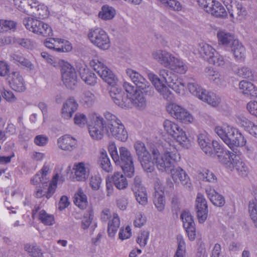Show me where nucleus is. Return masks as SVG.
Returning a JSON list of instances; mask_svg holds the SVG:
<instances>
[{"mask_svg": "<svg viewBox=\"0 0 257 257\" xmlns=\"http://www.w3.org/2000/svg\"><path fill=\"white\" fill-rule=\"evenodd\" d=\"M90 64L105 82L111 85L109 94L113 102L122 108L128 107L130 100L127 96L124 91L116 85L117 78L112 71L104 64L102 59L95 58L90 61Z\"/></svg>", "mask_w": 257, "mask_h": 257, "instance_id": "obj_1", "label": "nucleus"}, {"mask_svg": "<svg viewBox=\"0 0 257 257\" xmlns=\"http://www.w3.org/2000/svg\"><path fill=\"white\" fill-rule=\"evenodd\" d=\"M162 147L164 153L161 154L158 150L152 151V162L161 172H169L173 169L175 163L180 159L179 155L174 145L171 142H166L163 143Z\"/></svg>", "mask_w": 257, "mask_h": 257, "instance_id": "obj_2", "label": "nucleus"}, {"mask_svg": "<svg viewBox=\"0 0 257 257\" xmlns=\"http://www.w3.org/2000/svg\"><path fill=\"white\" fill-rule=\"evenodd\" d=\"M214 131L231 150V153L240 152L238 148L244 146L246 143L244 137L237 129L232 126H216Z\"/></svg>", "mask_w": 257, "mask_h": 257, "instance_id": "obj_3", "label": "nucleus"}, {"mask_svg": "<svg viewBox=\"0 0 257 257\" xmlns=\"http://www.w3.org/2000/svg\"><path fill=\"white\" fill-rule=\"evenodd\" d=\"M14 5L21 12L31 16L34 19H43L49 15L46 6L38 0H13Z\"/></svg>", "mask_w": 257, "mask_h": 257, "instance_id": "obj_4", "label": "nucleus"}, {"mask_svg": "<svg viewBox=\"0 0 257 257\" xmlns=\"http://www.w3.org/2000/svg\"><path fill=\"white\" fill-rule=\"evenodd\" d=\"M104 115L108 122L106 126L107 133H110L118 140L121 142L126 141L128 135L121 121L115 115L108 111L104 112Z\"/></svg>", "mask_w": 257, "mask_h": 257, "instance_id": "obj_5", "label": "nucleus"}, {"mask_svg": "<svg viewBox=\"0 0 257 257\" xmlns=\"http://www.w3.org/2000/svg\"><path fill=\"white\" fill-rule=\"evenodd\" d=\"M23 23L29 31L43 37H50L53 35L51 27L43 21L29 17H25Z\"/></svg>", "mask_w": 257, "mask_h": 257, "instance_id": "obj_6", "label": "nucleus"}, {"mask_svg": "<svg viewBox=\"0 0 257 257\" xmlns=\"http://www.w3.org/2000/svg\"><path fill=\"white\" fill-rule=\"evenodd\" d=\"M120 165L124 174L128 177H132L134 175L135 167L133 156L131 152L125 147L119 148L118 160L114 162Z\"/></svg>", "mask_w": 257, "mask_h": 257, "instance_id": "obj_7", "label": "nucleus"}, {"mask_svg": "<svg viewBox=\"0 0 257 257\" xmlns=\"http://www.w3.org/2000/svg\"><path fill=\"white\" fill-rule=\"evenodd\" d=\"M165 131L168 134L173 137L181 146L187 147L189 139L186 133L178 124L169 120H165L163 123Z\"/></svg>", "mask_w": 257, "mask_h": 257, "instance_id": "obj_8", "label": "nucleus"}, {"mask_svg": "<svg viewBox=\"0 0 257 257\" xmlns=\"http://www.w3.org/2000/svg\"><path fill=\"white\" fill-rule=\"evenodd\" d=\"M227 153V157L222 161V164L229 169H235L239 175L246 176L249 172V169L245 163L241 159V153L232 154L228 152Z\"/></svg>", "mask_w": 257, "mask_h": 257, "instance_id": "obj_9", "label": "nucleus"}, {"mask_svg": "<svg viewBox=\"0 0 257 257\" xmlns=\"http://www.w3.org/2000/svg\"><path fill=\"white\" fill-rule=\"evenodd\" d=\"M134 148L144 170L148 173L152 172L154 171L153 163L152 162V154L147 151L145 144L137 141L134 144Z\"/></svg>", "mask_w": 257, "mask_h": 257, "instance_id": "obj_10", "label": "nucleus"}, {"mask_svg": "<svg viewBox=\"0 0 257 257\" xmlns=\"http://www.w3.org/2000/svg\"><path fill=\"white\" fill-rule=\"evenodd\" d=\"M59 65L61 68L62 80L64 84L68 88L73 89L77 82V75L74 68L63 60H59Z\"/></svg>", "mask_w": 257, "mask_h": 257, "instance_id": "obj_11", "label": "nucleus"}, {"mask_svg": "<svg viewBox=\"0 0 257 257\" xmlns=\"http://www.w3.org/2000/svg\"><path fill=\"white\" fill-rule=\"evenodd\" d=\"M90 41L102 50H107L110 47V40L106 33L102 29H91L88 34Z\"/></svg>", "mask_w": 257, "mask_h": 257, "instance_id": "obj_12", "label": "nucleus"}, {"mask_svg": "<svg viewBox=\"0 0 257 257\" xmlns=\"http://www.w3.org/2000/svg\"><path fill=\"white\" fill-rule=\"evenodd\" d=\"M199 6L204 11L216 18H225L227 13L224 7L215 0H197Z\"/></svg>", "mask_w": 257, "mask_h": 257, "instance_id": "obj_13", "label": "nucleus"}, {"mask_svg": "<svg viewBox=\"0 0 257 257\" xmlns=\"http://www.w3.org/2000/svg\"><path fill=\"white\" fill-rule=\"evenodd\" d=\"M89 118L91 121L88 126L90 136L95 140L101 139L104 135L103 118L95 113H90Z\"/></svg>", "mask_w": 257, "mask_h": 257, "instance_id": "obj_14", "label": "nucleus"}, {"mask_svg": "<svg viewBox=\"0 0 257 257\" xmlns=\"http://www.w3.org/2000/svg\"><path fill=\"white\" fill-rule=\"evenodd\" d=\"M159 75L163 81L176 93H180L184 90L185 84L179 80L177 76L171 71L162 69L160 70Z\"/></svg>", "mask_w": 257, "mask_h": 257, "instance_id": "obj_15", "label": "nucleus"}, {"mask_svg": "<svg viewBox=\"0 0 257 257\" xmlns=\"http://www.w3.org/2000/svg\"><path fill=\"white\" fill-rule=\"evenodd\" d=\"M148 77L152 82L157 92L163 98L168 101L173 99V94L168 87L163 83L159 77L153 73L148 74Z\"/></svg>", "mask_w": 257, "mask_h": 257, "instance_id": "obj_16", "label": "nucleus"}, {"mask_svg": "<svg viewBox=\"0 0 257 257\" xmlns=\"http://www.w3.org/2000/svg\"><path fill=\"white\" fill-rule=\"evenodd\" d=\"M168 112L174 118L183 123L191 122L193 118L191 114L181 106L175 103L169 104L167 106Z\"/></svg>", "mask_w": 257, "mask_h": 257, "instance_id": "obj_17", "label": "nucleus"}, {"mask_svg": "<svg viewBox=\"0 0 257 257\" xmlns=\"http://www.w3.org/2000/svg\"><path fill=\"white\" fill-rule=\"evenodd\" d=\"M6 80L10 87L14 91L22 92L26 90L25 82L20 73L18 71H13L9 74Z\"/></svg>", "mask_w": 257, "mask_h": 257, "instance_id": "obj_18", "label": "nucleus"}, {"mask_svg": "<svg viewBox=\"0 0 257 257\" xmlns=\"http://www.w3.org/2000/svg\"><path fill=\"white\" fill-rule=\"evenodd\" d=\"M44 45L47 48L57 52H68L72 48L68 41L58 38H49L46 40Z\"/></svg>", "mask_w": 257, "mask_h": 257, "instance_id": "obj_19", "label": "nucleus"}, {"mask_svg": "<svg viewBox=\"0 0 257 257\" xmlns=\"http://www.w3.org/2000/svg\"><path fill=\"white\" fill-rule=\"evenodd\" d=\"M197 216L199 223H203L206 219L208 214L207 201L203 195L198 193L196 199Z\"/></svg>", "mask_w": 257, "mask_h": 257, "instance_id": "obj_20", "label": "nucleus"}, {"mask_svg": "<svg viewBox=\"0 0 257 257\" xmlns=\"http://www.w3.org/2000/svg\"><path fill=\"white\" fill-rule=\"evenodd\" d=\"M172 178L176 184H181L185 188L190 189L191 183L187 173L181 168L177 167L172 169L171 171Z\"/></svg>", "mask_w": 257, "mask_h": 257, "instance_id": "obj_21", "label": "nucleus"}, {"mask_svg": "<svg viewBox=\"0 0 257 257\" xmlns=\"http://www.w3.org/2000/svg\"><path fill=\"white\" fill-rule=\"evenodd\" d=\"M181 218L189 239L194 240L196 237V230L192 215L188 211H184L181 215Z\"/></svg>", "mask_w": 257, "mask_h": 257, "instance_id": "obj_22", "label": "nucleus"}, {"mask_svg": "<svg viewBox=\"0 0 257 257\" xmlns=\"http://www.w3.org/2000/svg\"><path fill=\"white\" fill-rule=\"evenodd\" d=\"M126 73L127 76L138 87L142 90H145L149 87V83L139 72L132 69L127 68L126 70Z\"/></svg>", "mask_w": 257, "mask_h": 257, "instance_id": "obj_23", "label": "nucleus"}, {"mask_svg": "<svg viewBox=\"0 0 257 257\" xmlns=\"http://www.w3.org/2000/svg\"><path fill=\"white\" fill-rule=\"evenodd\" d=\"M89 165L84 162H79L74 165L75 178L77 181H85L89 174Z\"/></svg>", "mask_w": 257, "mask_h": 257, "instance_id": "obj_24", "label": "nucleus"}, {"mask_svg": "<svg viewBox=\"0 0 257 257\" xmlns=\"http://www.w3.org/2000/svg\"><path fill=\"white\" fill-rule=\"evenodd\" d=\"M153 58L165 67L170 64L173 54L166 50L159 49L154 51L152 53Z\"/></svg>", "mask_w": 257, "mask_h": 257, "instance_id": "obj_25", "label": "nucleus"}, {"mask_svg": "<svg viewBox=\"0 0 257 257\" xmlns=\"http://www.w3.org/2000/svg\"><path fill=\"white\" fill-rule=\"evenodd\" d=\"M78 103L73 98H70L64 103L62 108V116L69 119L72 117L73 113L77 110Z\"/></svg>", "mask_w": 257, "mask_h": 257, "instance_id": "obj_26", "label": "nucleus"}, {"mask_svg": "<svg viewBox=\"0 0 257 257\" xmlns=\"http://www.w3.org/2000/svg\"><path fill=\"white\" fill-rule=\"evenodd\" d=\"M77 143V140L75 138L68 135L62 136L57 140L59 148L64 151L73 150L75 148Z\"/></svg>", "mask_w": 257, "mask_h": 257, "instance_id": "obj_27", "label": "nucleus"}, {"mask_svg": "<svg viewBox=\"0 0 257 257\" xmlns=\"http://www.w3.org/2000/svg\"><path fill=\"white\" fill-rule=\"evenodd\" d=\"M197 142L202 150L207 155H211L212 154L211 141L208 138L207 133L204 131L198 134Z\"/></svg>", "mask_w": 257, "mask_h": 257, "instance_id": "obj_28", "label": "nucleus"}, {"mask_svg": "<svg viewBox=\"0 0 257 257\" xmlns=\"http://www.w3.org/2000/svg\"><path fill=\"white\" fill-rule=\"evenodd\" d=\"M205 191L208 198L212 204L217 207H222L225 203L224 197L215 191L214 188L211 187H207Z\"/></svg>", "mask_w": 257, "mask_h": 257, "instance_id": "obj_29", "label": "nucleus"}, {"mask_svg": "<svg viewBox=\"0 0 257 257\" xmlns=\"http://www.w3.org/2000/svg\"><path fill=\"white\" fill-rule=\"evenodd\" d=\"M231 47L234 57L237 61L243 62L246 56V50L241 43L238 40L233 42Z\"/></svg>", "mask_w": 257, "mask_h": 257, "instance_id": "obj_30", "label": "nucleus"}, {"mask_svg": "<svg viewBox=\"0 0 257 257\" xmlns=\"http://www.w3.org/2000/svg\"><path fill=\"white\" fill-rule=\"evenodd\" d=\"M206 77L217 85H221L224 82V79L220 73L211 67H206L204 70Z\"/></svg>", "mask_w": 257, "mask_h": 257, "instance_id": "obj_31", "label": "nucleus"}, {"mask_svg": "<svg viewBox=\"0 0 257 257\" xmlns=\"http://www.w3.org/2000/svg\"><path fill=\"white\" fill-rule=\"evenodd\" d=\"M198 51L201 56L209 63L216 52V50L212 46L205 43L199 44Z\"/></svg>", "mask_w": 257, "mask_h": 257, "instance_id": "obj_32", "label": "nucleus"}, {"mask_svg": "<svg viewBox=\"0 0 257 257\" xmlns=\"http://www.w3.org/2000/svg\"><path fill=\"white\" fill-rule=\"evenodd\" d=\"M239 87L241 92L246 96L257 97V88L252 83L242 80L239 83Z\"/></svg>", "mask_w": 257, "mask_h": 257, "instance_id": "obj_33", "label": "nucleus"}, {"mask_svg": "<svg viewBox=\"0 0 257 257\" xmlns=\"http://www.w3.org/2000/svg\"><path fill=\"white\" fill-rule=\"evenodd\" d=\"M167 68L179 74H184L188 70V67L185 63L174 55L170 61V64Z\"/></svg>", "mask_w": 257, "mask_h": 257, "instance_id": "obj_34", "label": "nucleus"}, {"mask_svg": "<svg viewBox=\"0 0 257 257\" xmlns=\"http://www.w3.org/2000/svg\"><path fill=\"white\" fill-rule=\"evenodd\" d=\"M79 74L82 80L87 84L94 85L96 83V75L86 66H82L79 68Z\"/></svg>", "mask_w": 257, "mask_h": 257, "instance_id": "obj_35", "label": "nucleus"}, {"mask_svg": "<svg viewBox=\"0 0 257 257\" xmlns=\"http://www.w3.org/2000/svg\"><path fill=\"white\" fill-rule=\"evenodd\" d=\"M110 179L115 187L119 190L124 189L128 186L126 177L120 172H114Z\"/></svg>", "mask_w": 257, "mask_h": 257, "instance_id": "obj_36", "label": "nucleus"}, {"mask_svg": "<svg viewBox=\"0 0 257 257\" xmlns=\"http://www.w3.org/2000/svg\"><path fill=\"white\" fill-rule=\"evenodd\" d=\"M212 147V154L209 156H213L217 155L218 157L222 156V158H220V162L222 163V161L227 157L228 152L230 154H232L230 151L225 150L219 143L216 141H213L211 144Z\"/></svg>", "mask_w": 257, "mask_h": 257, "instance_id": "obj_37", "label": "nucleus"}, {"mask_svg": "<svg viewBox=\"0 0 257 257\" xmlns=\"http://www.w3.org/2000/svg\"><path fill=\"white\" fill-rule=\"evenodd\" d=\"M120 225V219L117 214L113 213L108 223L107 232L109 237H113Z\"/></svg>", "mask_w": 257, "mask_h": 257, "instance_id": "obj_38", "label": "nucleus"}, {"mask_svg": "<svg viewBox=\"0 0 257 257\" xmlns=\"http://www.w3.org/2000/svg\"><path fill=\"white\" fill-rule=\"evenodd\" d=\"M64 180V177L63 175L60 176L58 174H56L53 177L47 190L46 194V198L47 199L51 197L55 193L58 183H63Z\"/></svg>", "mask_w": 257, "mask_h": 257, "instance_id": "obj_39", "label": "nucleus"}, {"mask_svg": "<svg viewBox=\"0 0 257 257\" xmlns=\"http://www.w3.org/2000/svg\"><path fill=\"white\" fill-rule=\"evenodd\" d=\"M217 36L219 44L226 46H230L231 47L233 42L237 40L234 39L233 35L223 31L218 32Z\"/></svg>", "mask_w": 257, "mask_h": 257, "instance_id": "obj_40", "label": "nucleus"}, {"mask_svg": "<svg viewBox=\"0 0 257 257\" xmlns=\"http://www.w3.org/2000/svg\"><path fill=\"white\" fill-rule=\"evenodd\" d=\"M153 202L158 211L162 212L164 210L165 199L164 193L162 190H156L154 194Z\"/></svg>", "mask_w": 257, "mask_h": 257, "instance_id": "obj_41", "label": "nucleus"}, {"mask_svg": "<svg viewBox=\"0 0 257 257\" xmlns=\"http://www.w3.org/2000/svg\"><path fill=\"white\" fill-rule=\"evenodd\" d=\"M200 100L207 103L208 104L215 107L220 103V98L213 92H209L206 90Z\"/></svg>", "mask_w": 257, "mask_h": 257, "instance_id": "obj_42", "label": "nucleus"}, {"mask_svg": "<svg viewBox=\"0 0 257 257\" xmlns=\"http://www.w3.org/2000/svg\"><path fill=\"white\" fill-rule=\"evenodd\" d=\"M130 99L133 104L139 109H143L146 106V100L143 93L140 91L133 93L131 95Z\"/></svg>", "mask_w": 257, "mask_h": 257, "instance_id": "obj_43", "label": "nucleus"}, {"mask_svg": "<svg viewBox=\"0 0 257 257\" xmlns=\"http://www.w3.org/2000/svg\"><path fill=\"white\" fill-rule=\"evenodd\" d=\"M187 87L189 92L194 96L200 99L206 89L202 88L194 80L188 82Z\"/></svg>", "mask_w": 257, "mask_h": 257, "instance_id": "obj_44", "label": "nucleus"}, {"mask_svg": "<svg viewBox=\"0 0 257 257\" xmlns=\"http://www.w3.org/2000/svg\"><path fill=\"white\" fill-rule=\"evenodd\" d=\"M116 14L115 9L108 5L103 6L101 11L98 13V17L103 20H110L112 19Z\"/></svg>", "mask_w": 257, "mask_h": 257, "instance_id": "obj_45", "label": "nucleus"}, {"mask_svg": "<svg viewBox=\"0 0 257 257\" xmlns=\"http://www.w3.org/2000/svg\"><path fill=\"white\" fill-rule=\"evenodd\" d=\"M11 58L14 62L19 66L24 67L29 70H33L35 68L34 65L30 60L21 55L14 54L11 55Z\"/></svg>", "mask_w": 257, "mask_h": 257, "instance_id": "obj_46", "label": "nucleus"}, {"mask_svg": "<svg viewBox=\"0 0 257 257\" xmlns=\"http://www.w3.org/2000/svg\"><path fill=\"white\" fill-rule=\"evenodd\" d=\"M74 203L81 209L86 208L87 206V197L82 189H79L77 193L75 194Z\"/></svg>", "mask_w": 257, "mask_h": 257, "instance_id": "obj_47", "label": "nucleus"}, {"mask_svg": "<svg viewBox=\"0 0 257 257\" xmlns=\"http://www.w3.org/2000/svg\"><path fill=\"white\" fill-rule=\"evenodd\" d=\"M95 95L90 91L84 92L80 97L79 102L86 107L91 106L95 101Z\"/></svg>", "mask_w": 257, "mask_h": 257, "instance_id": "obj_48", "label": "nucleus"}, {"mask_svg": "<svg viewBox=\"0 0 257 257\" xmlns=\"http://www.w3.org/2000/svg\"><path fill=\"white\" fill-rule=\"evenodd\" d=\"M99 163L101 168L105 172H111L112 171V166L105 151L101 152L99 157Z\"/></svg>", "mask_w": 257, "mask_h": 257, "instance_id": "obj_49", "label": "nucleus"}, {"mask_svg": "<svg viewBox=\"0 0 257 257\" xmlns=\"http://www.w3.org/2000/svg\"><path fill=\"white\" fill-rule=\"evenodd\" d=\"M24 249L31 257H41L42 252L40 247L35 243H26Z\"/></svg>", "mask_w": 257, "mask_h": 257, "instance_id": "obj_50", "label": "nucleus"}, {"mask_svg": "<svg viewBox=\"0 0 257 257\" xmlns=\"http://www.w3.org/2000/svg\"><path fill=\"white\" fill-rule=\"evenodd\" d=\"M166 7L175 12L181 11L183 5L177 0H157Z\"/></svg>", "mask_w": 257, "mask_h": 257, "instance_id": "obj_51", "label": "nucleus"}, {"mask_svg": "<svg viewBox=\"0 0 257 257\" xmlns=\"http://www.w3.org/2000/svg\"><path fill=\"white\" fill-rule=\"evenodd\" d=\"M248 212L250 217L253 221L254 225L257 228V198L249 202L248 205Z\"/></svg>", "mask_w": 257, "mask_h": 257, "instance_id": "obj_52", "label": "nucleus"}, {"mask_svg": "<svg viewBox=\"0 0 257 257\" xmlns=\"http://www.w3.org/2000/svg\"><path fill=\"white\" fill-rule=\"evenodd\" d=\"M178 247L174 257H185L186 249L185 242L181 235L177 236Z\"/></svg>", "mask_w": 257, "mask_h": 257, "instance_id": "obj_53", "label": "nucleus"}, {"mask_svg": "<svg viewBox=\"0 0 257 257\" xmlns=\"http://www.w3.org/2000/svg\"><path fill=\"white\" fill-rule=\"evenodd\" d=\"M39 218L43 223L47 225H51L55 223L54 216L48 214L44 210L40 211Z\"/></svg>", "mask_w": 257, "mask_h": 257, "instance_id": "obj_54", "label": "nucleus"}, {"mask_svg": "<svg viewBox=\"0 0 257 257\" xmlns=\"http://www.w3.org/2000/svg\"><path fill=\"white\" fill-rule=\"evenodd\" d=\"M228 2L223 1L226 9L230 16L232 18L238 19V3H234L233 5H230L229 3H231V0H227Z\"/></svg>", "mask_w": 257, "mask_h": 257, "instance_id": "obj_55", "label": "nucleus"}, {"mask_svg": "<svg viewBox=\"0 0 257 257\" xmlns=\"http://www.w3.org/2000/svg\"><path fill=\"white\" fill-rule=\"evenodd\" d=\"M236 122L247 131L252 121L248 119L244 114H239L236 115Z\"/></svg>", "mask_w": 257, "mask_h": 257, "instance_id": "obj_56", "label": "nucleus"}, {"mask_svg": "<svg viewBox=\"0 0 257 257\" xmlns=\"http://www.w3.org/2000/svg\"><path fill=\"white\" fill-rule=\"evenodd\" d=\"M136 199L142 205H145L148 203V197L146 189L134 191Z\"/></svg>", "mask_w": 257, "mask_h": 257, "instance_id": "obj_57", "label": "nucleus"}, {"mask_svg": "<svg viewBox=\"0 0 257 257\" xmlns=\"http://www.w3.org/2000/svg\"><path fill=\"white\" fill-rule=\"evenodd\" d=\"M237 75L243 78L252 79L253 77V72L252 70L246 66H243L238 69Z\"/></svg>", "mask_w": 257, "mask_h": 257, "instance_id": "obj_58", "label": "nucleus"}, {"mask_svg": "<svg viewBox=\"0 0 257 257\" xmlns=\"http://www.w3.org/2000/svg\"><path fill=\"white\" fill-rule=\"evenodd\" d=\"M150 233L148 231H143L141 232L138 236L137 242L142 247H144L147 244Z\"/></svg>", "mask_w": 257, "mask_h": 257, "instance_id": "obj_59", "label": "nucleus"}, {"mask_svg": "<svg viewBox=\"0 0 257 257\" xmlns=\"http://www.w3.org/2000/svg\"><path fill=\"white\" fill-rule=\"evenodd\" d=\"M199 177L204 181L209 182H215L217 178L214 174L208 170H204L199 174Z\"/></svg>", "mask_w": 257, "mask_h": 257, "instance_id": "obj_60", "label": "nucleus"}, {"mask_svg": "<svg viewBox=\"0 0 257 257\" xmlns=\"http://www.w3.org/2000/svg\"><path fill=\"white\" fill-rule=\"evenodd\" d=\"M226 62V60L224 57L216 51V54L214 55L212 59H211L209 63L217 66H222L225 64Z\"/></svg>", "mask_w": 257, "mask_h": 257, "instance_id": "obj_61", "label": "nucleus"}, {"mask_svg": "<svg viewBox=\"0 0 257 257\" xmlns=\"http://www.w3.org/2000/svg\"><path fill=\"white\" fill-rule=\"evenodd\" d=\"M74 121L76 124L83 127L87 123V118L84 113L78 112L75 115Z\"/></svg>", "mask_w": 257, "mask_h": 257, "instance_id": "obj_62", "label": "nucleus"}, {"mask_svg": "<svg viewBox=\"0 0 257 257\" xmlns=\"http://www.w3.org/2000/svg\"><path fill=\"white\" fill-rule=\"evenodd\" d=\"M102 182L101 177L99 175L93 176L90 179L89 185L94 190H97L100 188Z\"/></svg>", "mask_w": 257, "mask_h": 257, "instance_id": "obj_63", "label": "nucleus"}, {"mask_svg": "<svg viewBox=\"0 0 257 257\" xmlns=\"http://www.w3.org/2000/svg\"><path fill=\"white\" fill-rule=\"evenodd\" d=\"M52 168L50 164L45 163L41 170L38 172L40 175L42 176L43 179H45V181L48 182V178L46 177L51 173Z\"/></svg>", "mask_w": 257, "mask_h": 257, "instance_id": "obj_64", "label": "nucleus"}]
</instances>
